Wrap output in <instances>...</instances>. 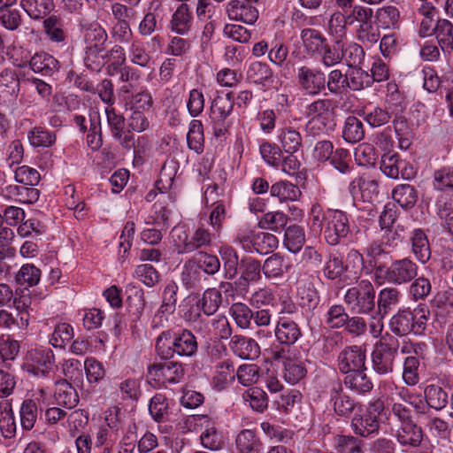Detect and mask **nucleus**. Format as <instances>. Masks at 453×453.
<instances>
[{"label": "nucleus", "instance_id": "a18cd8bd", "mask_svg": "<svg viewBox=\"0 0 453 453\" xmlns=\"http://www.w3.org/2000/svg\"><path fill=\"white\" fill-rule=\"evenodd\" d=\"M288 217L281 211H269L260 219L258 226L262 229L280 233L285 229Z\"/></svg>", "mask_w": 453, "mask_h": 453}, {"label": "nucleus", "instance_id": "58836bf2", "mask_svg": "<svg viewBox=\"0 0 453 453\" xmlns=\"http://www.w3.org/2000/svg\"><path fill=\"white\" fill-rule=\"evenodd\" d=\"M273 72L265 63L255 61L247 70V80L254 84L265 86L272 82Z\"/></svg>", "mask_w": 453, "mask_h": 453}, {"label": "nucleus", "instance_id": "473e14b6", "mask_svg": "<svg viewBox=\"0 0 453 453\" xmlns=\"http://www.w3.org/2000/svg\"><path fill=\"white\" fill-rule=\"evenodd\" d=\"M28 305L22 303L21 309L18 311L19 319H16L10 311L0 308V327L12 329L13 327L27 328L29 324Z\"/></svg>", "mask_w": 453, "mask_h": 453}, {"label": "nucleus", "instance_id": "f3484780", "mask_svg": "<svg viewBox=\"0 0 453 453\" xmlns=\"http://www.w3.org/2000/svg\"><path fill=\"white\" fill-rule=\"evenodd\" d=\"M229 348L242 359H256L259 357L260 347L257 342L250 337L235 334L231 337Z\"/></svg>", "mask_w": 453, "mask_h": 453}, {"label": "nucleus", "instance_id": "f257e3e1", "mask_svg": "<svg viewBox=\"0 0 453 453\" xmlns=\"http://www.w3.org/2000/svg\"><path fill=\"white\" fill-rule=\"evenodd\" d=\"M198 344L194 334L187 329L178 333L172 330L162 332L156 342V349L165 358L174 354L179 357H192L197 351Z\"/></svg>", "mask_w": 453, "mask_h": 453}, {"label": "nucleus", "instance_id": "cd10ccee", "mask_svg": "<svg viewBox=\"0 0 453 453\" xmlns=\"http://www.w3.org/2000/svg\"><path fill=\"white\" fill-rule=\"evenodd\" d=\"M29 65L35 73H41L42 76H51L59 68L58 61L45 52L35 54L29 61Z\"/></svg>", "mask_w": 453, "mask_h": 453}, {"label": "nucleus", "instance_id": "bb28decb", "mask_svg": "<svg viewBox=\"0 0 453 453\" xmlns=\"http://www.w3.org/2000/svg\"><path fill=\"white\" fill-rule=\"evenodd\" d=\"M42 26L47 37L51 42H63L67 38L65 23L60 15H47L42 22Z\"/></svg>", "mask_w": 453, "mask_h": 453}, {"label": "nucleus", "instance_id": "c756f323", "mask_svg": "<svg viewBox=\"0 0 453 453\" xmlns=\"http://www.w3.org/2000/svg\"><path fill=\"white\" fill-rule=\"evenodd\" d=\"M342 50V38H337L331 43L326 40L318 57L326 67H331L343 60Z\"/></svg>", "mask_w": 453, "mask_h": 453}, {"label": "nucleus", "instance_id": "bf43d9fd", "mask_svg": "<svg viewBox=\"0 0 453 453\" xmlns=\"http://www.w3.org/2000/svg\"><path fill=\"white\" fill-rule=\"evenodd\" d=\"M27 138L34 147H50L56 142V135L42 127L30 130Z\"/></svg>", "mask_w": 453, "mask_h": 453}, {"label": "nucleus", "instance_id": "1a4fd4ad", "mask_svg": "<svg viewBox=\"0 0 453 453\" xmlns=\"http://www.w3.org/2000/svg\"><path fill=\"white\" fill-rule=\"evenodd\" d=\"M384 272L385 279L395 286L407 284L418 274V265L409 257L396 259L391 262Z\"/></svg>", "mask_w": 453, "mask_h": 453}, {"label": "nucleus", "instance_id": "6e6d98bb", "mask_svg": "<svg viewBox=\"0 0 453 453\" xmlns=\"http://www.w3.org/2000/svg\"><path fill=\"white\" fill-rule=\"evenodd\" d=\"M193 261L199 267L201 272L208 275H214L220 269V260L219 257L207 252L199 251Z\"/></svg>", "mask_w": 453, "mask_h": 453}, {"label": "nucleus", "instance_id": "f03ea898", "mask_svg": "<svg viewBox=\"0 0 453 453\" xmlns=\"http://www.w3.org/2000/svg\"><path fill=\"white\" fill-rule=\"evenodd\" d=\"M344 303L349 311L358 315H370L376 309V290L369 280H361L346 289Z\"/></svg>", "mask_w": 453, "mask_h": 453}, {"label": "nucleus", "instance_id": "7c9ffc66", "mask_svg": "<svg viewBox=\"0 0 453 453\" xmlns=\"http://www.w3.org/2000/svg\"><path fill=\"white\" fill-rule=\"evenodd\" d=\"M235 444L239 453H262L263 444L252 430L241 431L236 436Z\"/></svg>", "mask_w": 453, "mask_h": 453}, {"label": "nucleus", "instance_id": "c03bdc74", "mask_svg": "<svg viewBox=\"0 0 453 453\" xmlns=\"http://www.w3.org/2000/svg\"><path fill=\"white\" fill-rule=\"evenodd\" d=\"M283 377L290 384L297 383L306 375L307 370L301 360L287 357L283 361Z\"/></svg>", "mask_w": 453, "mask_h": 453}, {"label": "nucleus", "instance_id": "69168bd1", "mask_svg": "<svg viewBox=\"0 0 453 453\" xmlns=\"http://www.w3.org/2000/svg\"><path fill=\"white\" fill-rule=\"evenodd\" d=\"M348 318L345 308L341 304H334L326 312V323L331 328L339 329L343 327Z\"/></svg>", "mask_w": 453, "mask_h": 453}, {"label": "nucleus", "instance_id": "a211bd4d", "mask_svg": "<svg viewBox=\"0 0 453 453\" xmlns=\"http://www.w3.org/2000/svg\"><path fill=\"white\" fill-rule=\"evenodd\" d=\"M300 39L303 52L312 58L318 57L327 38L319 29L307 27L300 32Z\"/></svg>", "mask_w": 453, "mask_h": 453}, {"label": "nucleus", "instance_id": "f8f14e48", "mask_svg": "<svg viewBox=\"0 0 453 453\" xmlns=\"http://www.w3.org/2000/svg\"><path fill=\"white\" fill-rule=\"evenodd\" d=\"M257 0H231L226 6L230 19L254 24L258 19V10L253 4Z\"/></svg>", "mask_w": 453, "mask_h": 453}, {"label": "nucleus", "instance_id": "4be33fe9", "mask_svg": "<svg viewBox=\"0 0 453 453\" xmlns=\"http://www.w3.org/2000/svg\"><path fill=\"white\" fill-rule=\"evenodd\" d=\"M54 400L58 405L71 410L78 404L79 395L73 385L62 379L55 382Z\"/></svg>", "mask_w": 453, "mask_h": 453}, {"label": "nucleus", "instance_id": "13d9d810", "mask_svg": "<svg viewBox=\"0 0 453 453\" xmlns=\"http://www.w3.org/2000/svg\"><path fill=\"white\" fill-rule=\"evenodd\" d=\"M346 88L351 90H361L365 87L370 86L372 79L370 75L363 71L361 68H352L346 74Z\"/></svg>", "mask_w": 453, "mask_h": 453}, {"label": "nucleus", "instance_id": "3c124183", "mask_svg": "<svg viewBox=\"0 0 453 453\" xmlns=\"http://www.w3.org/2000/svg\"><path fill=\"white\" fill-rule=\"evenodd\" d=\"M187 142L190 150L200 154L203 151L204 136L202 122L196 119L191 121L187 134Z\"/></svg>", "mask_w": 453, "mask_h": 453}, {"label": "nucleus", "instance_id": "c85d7f7f", "mask_svg": "<svg viewBox=\"0 0 453 453\" xmlns=\"http://www.w3.org/2000/svg\"><path fill=\"white\" fill-rule=\"evenodd\" d=\"M192 19V13L188 5L182 3L178 6L172 16L170 28L176 34L186 35L190 30Z\"/></svg>", "mask_w": 453, "mask_h": 453}, {"label": "nucleus", "instance_id": "5701e85b", "mask_svg": "<svg viewBox=\"0 0 453 453\" xmlns=\"http://www.w3.org/2000/svg\"><path fill=\"white\" fill-rule=\"evenodd\" d=\"M233 93L229 92L226 96H218L214 98L211 105L210 119L214 124H222L227 122V118L233 111L234 101Z\"/></svg>", "mask_w": 453, "mask_h": 453}, {"label": "nucleus", "instance_id": "6ab92c4d", "mask_svg": "<svg viewBox=\"0 0 453 453\" xmlns=\"http://www.w3.org/2000/svg\"><path fill=\"white\" fill-rule=\"evenodd\" d=\"M414 312L410 308L399 310L389 320V329L396 336L414 334Z\"/></svg>", "mask_w": 453, "mask_h": 453}, {"label": "nucleus", "instance_id": "774afa93", "mask_svg": "<svg viewBox=\"0 0 453 453\" xmlns=\"http://www.w3.org/2000/svg\"><path fill=\"white\" fill-rule=\"evenodd\" d=\"M336 447L340 453H363V441L352 435H338Z\"/></svg>", "mask_w": 453, "mask_h": 453}, {"label": "nucleus", "instance_id": "ea45409f", "mask_svg": "<svg viewBox=\"0 0 453 453\" xmlns=\"http://www.w3.org/2000/svg\"><path fill=\"white\" fill-rule=\"evenodd\" d=\"M270 193L272 196L277 197L280 202L296 201L302 195L296 185L285 180L274 183L270 188Z\"/></svg>", "mask_w": 453, "mask_h": 453}, {"label": "nucleus", "instance_id": "2eb2a0df", "mask_svg": "<svg viewBox=\"0 0 453 453\" xmlns=\"http://www.w3.org/2000/svg\"><path fill=\"white\" fill-rule=\"evenodd\" d=\"M20 90V81L15 69L6 68L0 73V104H13Z\"/></svg>", "mask_w": 453, "mask_h": 453}, {"label": "nucleus", "instance_id": "37998d69", "mask_svg": "<svg viewBox=\"0 0 453 453\" xmlns=\"http://www.w3.org/2000/svg\"><path fill=\"white\" fill-rule=\"evenodd\" d=\"M392 197L401 207L411 208L418 201V192L410 184H401L393 189Z\"/></svg>", "mask_w": 453, "mask_h": 453}, {"label": "nucleus", "instance_id": "e433bc0d", "mask_svg": "<svg viewBox=\"0 0 453 453\" xmlns=\"http://www.w3.org/2000/svg\"><path fill=\"white\" fill-rule=\"evenodd\" d=\"M424 395L427 405L436 411L444 409L449 403L448 392L438 385L426 386Z\"/></svg>", "mask_w": 453, "mask_h": 453}, {"label": "nucleus", "instance_id": "2f4dec72", "mask_svg": "<svg viewBox=\"0 0 453 453\" xmlns=\"http://www.w3.org/2000/svg\"><path fill=\"white\" fill-rule=\"evenodd\" d=\"M418 13L423 17L420 21V27L418 34L421 37H426L434 35L435 28V17L437 16V10L432 1L425 2L418 8Z\"/></svg>", "mask_w": 453, "mask_h": 453}, {"label": "nucleus", "instance_id": "4468645a", "mask_svg": "<svg viewBox=\"0 0 453 453\" xmlns=\"http://www.w3.org/2000/svg\"><path fill=\"white\" fill-rule=\"evenodd\" d=\"M330 403L334 413L339 417L349 418L361 405L348 395L341 383H334L330 391Z\"/></svg>", "mask_w": 453, "mask_h": 453}, {"label": "nucleus", "instance_id": "7ed1b4c3", "mask_svg": "<svg viewBox=\"0 0 453 453\" xmlns=\"http://www.w3.org/2000/svg\"><path fill=\"white\" fill-rule=\"evenodd\" d=\"M337 108L336 102L330 98H319L305 107L309 119L306 130L311 135L324 133L333 125Z\"/></svg>", "mask_w": 453, "mask_h": 453}, {"label": "nucleus", "instance_id": "e2e57ef3", "mask_svg": "<svg viewBox=\"0 0 453 453\" xmlns=\"http://www.w3.org/2000/svg\"><path fill=\"white\" fill-rule=\"evenodd\" d=\"M202 272L194 261L190 260L184 265L181 281L187 288H197L202 281Z\"/></svg>", "mask_w": 453, "mask_h": 453}, {"label": "nucleus", "instance_id": "a19ab883", "mask_svg": "<svg viewBox=\"0 0 453 453\" xmlns=\"http://www.w3.org/2000/svg\"><path fill=\"white\" fill-rule=\"evenodd\" d=\"M434 34L444 52L453 49V25L449 20L437 19Z\"/></svg>", "mask_w": 453, "mask_h": 453}, {"label": "nucleus", "instance_id": "393cba45", "mask_svg": "<svg viewBox=\"0 0 453 453\" xmlns=\"http://www.w3.org/2000/svg\"><path fill=\"white\" fill-rule=\"evenodd\" d=\"M402 293L395 287H385L376 296V307L378 314L387 316L401 301Z\"/></svg>", "mask_w": 453, "mask_h": 453}, {"label": "nucleus", "instance_id": "052dcab7", "mask_svg": "<svg viewBox=\"0 0 453 453\" xmlns=\"http://www.w3.org/2000/svg\"><path fill=\"white\" fill-rule=\"evenodd\" d=\"M37 405L32 399L25 400L20 407V422L25 430H31L37 419Z\"/></svg>", "mask_w": 453, "mask_h": 453}, {"label": "nucleus", "instance_id": "0e129e2a", "mask_svg": "<svg viewBox=\"0 0 453 453\" xmlns=\"http://www.w3.org/2000/svg\"><path fill=\"white\" fill-rule=\"evenodd\" d=\"M355 160L359 165L374 166L377 161V154L374 147L369 143H361L355 149Z\"/></svg>", "mask_w": 453, "mask_h": 453}, {"label": "nucleus", "instance_id": "412c9836", "mask_svg": "<svg viewBox=\"0 0 453 453\" xmlns=\"http://www.w3.org/2000/svg\"><path fill=\"white\" fill-rule=\"evenodd\" d=\"M274 334L280 343L289 346L297 342L302 332L297 323L282 316L278 320Z\"/></svg>", "mask_w": 453, "mask_h": 453}, {"label": "nucleus", "instance_id": "338daca9", "mask_svg": "<svg viewBox=\"0 0 453 453\" xmlns=\"http://www.w3.org/2000/svg\"><path fill=\"white\" fill-rule=\"evenodd\" d=\"M87 380L89 383H98L105 376V369L95 357H87L84 362Z\"/></svg>", "mask_w": 453, "mask_h": 453}, {"label": "nucleus", "instance_id": "c9c22d12", "mask_svg": "<svg viewBox=\"0 0 453 453\" xmlns=\"http://www.w3.org/2000/svg\"><path fill=\"white\" fill-rule=\"evenodd\" d=\"M20 6L33 19L47 17L53 8L52 0H20Z\"/></svg>", "mask_w": 453, "mask_h": 453}, {"label": "nucleus", "instance_id": "39448f33", "mask_svg": "<svg viewBox=\"0 0 453 453\" xmlns=\"http://www.w3.org/2000/svg\"><path fill=\"white\" fill-rule=\"evenodd\" d=\"M383 410L384 404L380 400L369 404L365 409L358 408L350 424L354 434L365 438L377 434L380 429L379 417Z\"/></svg>", "mask_w": 453, "mask_h": 453}, {"label": "nucleus", "instance_id": "680f3d73", "mask_svg": "<svg viewBox=\"0 0 453 453\" xmlns=\"http://www.w3.org/2000/svg\"><path fill=\"white\" fill-rule=\"evenodd\" d=\"M277 237L270 233L257 232L253 240V250L259 254H268L278 246Z\"/></svg>", "mask_w": 453, "mask_h": 453}, {"label": "nucleus", "instance_id": "423d86ee", "mask_svg": "<svg viewBox=\"0 0 453 453\" xmlns=\"http://www.w3.org/2000/svg\"><path fill=\"white\" fill-rule=\"evenodd\" d=\"M82 28L86 44L85 64L87 66L94 69V67L91 66V62L103 54V49L108 38L107 33L97 22L83 25Z\"/></svg>", "mask_w": 453, "mask_h": 453}, {"label": "nucleus", "instance_id": "0eeeda50", "mask_svg": "<svg viewBox=\"0 0 453 453\" xmlns=\"http://www.w3.org/2000/svg\"><path fill=\"white\" fill-rule=\"evenodd\" d=\"M368 236L369 234L367 231L358 230L353 236V242L358 247L367 244L364 250V254L366 257L368 265L374 270L375 278L377 280L379 278L378 273H381L383 272V265L380 263V258L388 256V252L386 251L384 248L385 243L383 242L376 240L368 243Z\"/></svg>", "mask_w": 453, "mask_h": 453}, {"label": "nucleus", "instance_id": "4d7b16f0", "mask_svg": "<svg viewBox=\"0 0 453 453\" xmlns=\"http://www.w3.org/2000/svg\"><path fill=\"white\" fill-rule=\"evenodd\" d=\"M404 164L396 153H385L381 157L380 170L388 177L397 179L400 174V169Z\"/></svg>", "mask_w": 453, "mask_h": 453}, {"label": "nucleus", "instance_id": "ddd939ff", "mask_svg": "<svg viewBox=\"0 0 453 453\" xmlns=\"http://www.w3.org/2000/svg\"><path fill=\"white\" fill-rule=\"evenodd\" d=\"M338 368L345 374L366 368L365 351L356 345L345 348L338 356Z\"/></svg>", "mask_w": 453, "mask_h": 453}, {"label": "nucleus", "instance_id": "20e7f679", "mask_svg": "<svg viewBox=\"0 0 453 453\" xmlns=\"http://www.w3.org/2000/svg\"><path fill=\"white\" fill-rule=\"evenodd\" d=\"M398 339L386 333L375 343L372 353L373 370L379 374H388L393 371L394 361L399 349Z\"/></svg>", "mask_w": 453, "mask_h": 453}, {"label": "nucleus", "instance_id": "72a5a7b5", "mask_svg": "<svg viewBox=\"0 0 453 453\" xmlns=\"http://www.w3.org/2000/svg\"><path fill=\"white\" fill-rule=\"evenodd\" d=\"M222 303V294L215 288H207L202 297L197 302V307L205 315L211 316L215 314Z\"/></svg>", "mask_w": 453, "mask_h": 453}, {"label": "nucleus", "instance_id": "9b49d317", "mask_svg": "<svg viewBox=\"0 0 453 453\" xmlns=\"http://www.w3.org/2000/svg\"><path fill=\"white\" fill-rule=\"evenodd\" d=\"M297 81L308 95L316 96L326 87V77L321 71L303 65L298 68Z\"/></svg>", "mask_w": 453, "mask_h": 453}, {"label": "nucleus", "instance_id": "b1692460", "mask_svg": "<svg viewBox=\"0 0 453 453\" xmlns=\"http://www.w3.org/2000/svg\"><path fill=\"white\" fill-rule=\"evenodd\" d=\"M395 437L402 446L415 449L420 446L424 433L419 426L411 422L401 425L396 430Z\"/></svg>", "mask_w": 453, "mask_h": 453}, {"label": "nucleus", "instance_id": "49530a36", "mask_svg": "<svg viewBox=\"0 0 453 453\" xmlns=\"http://www.w3.org/2000/svg\"><path fill=\"white\" fill-rule=\"evenodd\" d=\"M149 411L153 419L158 423L169 419V400L163 394H156L150 402Z\"/></svg>", "mask_w": 453, "mask_h": 453}, {"label": "nucleus", "instance_id": "09e8293b", "mask_svg": "<svg viewBox=\"0 0 453 453\" xmlns=\"http://www.w3.org/2000/svg\"><path fill=\"white\" fill-rule=\"evenodd\" d=\"M284 244L292 253H297L305 242L303 228L297 225L289 226L285 230Z\"/></svg>", "mask_w": 453, "mask_h": 453}, {"label": "nucleus", "instance_id": "79ce46f5", "mask_svg": "<svg viewBox=\"0 0 453 453\" xmlns=\"http://www.w3.org/2000/svg\"><path fill=\"white\" fill-rule=\"evenodd\" d=\"M288 267L282 255L273 253L265 260L262 272L266 278H278L282 276Z\"/></svg>", "mask_w": 453, "mask_h": 453}, {"label": "nucleus", "instance_id": "4c0bfd02", "mask_svg": "<svg viewBox=\"0 0 453 453\" xmlns=\"http://www.w3.org/2000/svg\"><path fill=\"white\" fill-rule=\"evenodd\" d=\"M219 254L223 262L225 278L227 280L234 279L238 273V265H240L236 250L231 246L225 245L220 247Z\"/></svg>", "mask_w": 453, "mask_h": 453}, {"label": "nucleus", "instance_id": "603ef678", "mask_svg": "<svg viewBox=\"0 0 453 453\" xmlns=\"http://www.w3.org/2000/svg\"><path fill=\"white\" fill-rule=\"evenodd\" d=\"M362 121L355 116H349L344 123L342 137L349 142H357L364 138Z\"/></svg>", "mask_w": 453, "mask_h": 453}, {"label": "nucleus", "instance_id": "864d4df0", "mask_svg": "<svg viewBox=\"0 0 453 453\" xmlns=\"http://www.w3.org/2000/svg\"><path fill=\"white\" fill-rule=\"evenodd\" d=\"M104 420L107 426L113 433L118 434V432L124 429L128 421L132 419L129 418L119 407L112 406L105 411Z\"/></svg>", "mask_w": 453, "mask_h": 453}, {"label": "nucleus", "instance_id": "f704fd0d", "mask_svg": "<svg viewBox=\"0 0 453 453\" xmlns=\"http://www.w3.org/2000/svg\"><path fill=\"white\" fill-rule=\"evenodd\" d=\"M366 368L358 372L347 373L344 378V384L358 394H365L371 391L373 388L372 382L365 373Z\"/></svg>", "mask_w": 453, "mask_h": 453}, {"label": "nucleus", "instance_id": "5fc2aeb1", "mask_svg": "<svg viewBox=\"0 0 453 453\" xmlns=\"http://www.w3.org/2000/svg\"><path fill=\"white\" fill-rule=\"evenodd\" d=\"M230 313L236 325L242 329L250 327L252 319H254L253 311L245 303H235L230 307Z\"/></svg>", "mask_w": 453, "mask_h": 453}, {"label": "nucleus", "instance_id": "8fccbe9b", "mask_svg": "<svg viewBox=\"0 0 453 453\" xmlns=\"http://www.w3.org/2000/svg\"><path fill=\"white\" fill-rule=\"evenodd\" d=\"M35 186L16 185L7 188L8 194L22 203H33L39 199L40 192Z\"/></svg>", "mask_w": 453, "mask_h": 453}, {"label": "nucleus", "instance_id": "6e6552de", "mask_svg": "<svg viewBox=\"0 0 453 453\" xmlns=\"http://www.w3.org/2000/svg\"><path fill=\"white\" fill-rule=\"evenodd\" d=\"M349 233V219L345 212L340 210L329 209L326 211L324 238L329 245H336L341 239L347 237Z\"/></svg>", "mask_w": 453, "mask_h": 453}, {"label": "nucleus", "instance_id": "dca6fc26", "mask_svg": "<svg viewBox=\"0 0 453 453\" xmlns=\"http://www.w3.org/2000/svg\"><path fill=\"white\" fill-rule=\"evenodd\" d=\"M180 234L184 235V238L182 239L180 234L178 235L179 242H182L180 253H191L210 246L212 242V234L203 226L196 228L190 238H188L185 231H180Z\"/></svg>", "mask_w": 453, "mask_h": 453}, {"label": "nucleus", "instance_id": "9d476101", "mask_svg": "<svg viewBox=\"0 0 453 453\" xmlns=\"http://www.w3.org/2000/svg\"><path fill=\"white\" fill-rule=\"evenodd\" d=\"M185 369L182 364L175 361L156 363L148 368V376L158 384H176L183 380Z\"/></svg>", "mask_w": 453, "mask_h": 453}, {"label": "nucleus", "instance_id": "de8ad7c7", "mask_svg": "<svg viewBox=\"0 0 453 453\" xmlns=\"http://www.w3.org/2000/svg\"><path fill=\"white\" fill-rule=\"evenodd\" d=\"M95 59L96 60L91 62V65H96L94 68H100L106 63L111 62V66L114 70H116L119 65H121L125 62L126 56L124 49L121 46L115 45L111 48V50L108 51H106L105 48H104L103 54L101 55V57H98Z\"/></svg>", "mask_w": 453, "mask_h": 453}, {"label": "nucleus", "instance_id": "a878e982", "mask_svg": "<svg viewBox=\"0 0 453 453\" xmlns=\"http://www.w3.org/2000/svg\"><path fill=\"white\" fill-rule=\"evenodd\" d=\"M411 252L421 264H426L431 257V249L426 234L420 228L414 229L410 235Z\"/></svg>", "mask_w": 453, "mask_h": 453}, {"label": "nucleus", "instance_id": "aec40b11", "mask_svg": "<svg viewBox=\"0 0 453 453\" xmlns=\"http://www.w3.org/2000/svg\"><path fill=\"white\" fill-rule=\"evenodd\" d=\"M241 276L235 285L246 289L250 282H256L261 279L262 265L260 261L252 257H242L240 261Z\"/></svg>", "mask_w": 453, "mask_h": 453}]
</instances>
